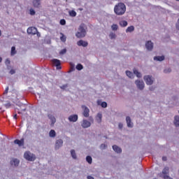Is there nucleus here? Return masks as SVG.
<instances>
[{
	"instance_id": "nucleus-37",
	"label": "nucleus",
	"mask_w": 179,
	"mask_h": 179,
	"mask_svg": "<svg viewBox=\"0 0 179 179\" xmlns=\"http://www.w3.org/2000/svg\"><path fill=\"white\" fill-rule=\"evenodd\" d=\"M101 106L103 108H106L107 106H108V104H107L106 102L103 101V102L101 103Z\"/></svg>"
},
{
	"instance_id": "nucleus-45",
	"label": "nucleus",
	"mask_w": 179,
	"mask_h": 179,
	"mask_svg": "<svg viewBox=\"0 0 179 179\" xmlns=\"http://www.w3.org/2000/svg\"><path fill=\"white\" fill-rule=\"evenodd\" d=\"M6 65H9V64H10V60H9L8 59H7L6 60Z\"/></svg>"
},
{
	"instance_id": "nucleus-26",
	"label": "nucleus",
	"mask_w": 179,
	"mask_h": 179,
	"mask_svg": "<svg viewBox=\"0 0 179 179\" xmlns=\"http://www.w3.org/2000/svg\"><path fill=\"white\" fill-rule=\"evenodd\" d=\"M135 28L134 26H130L126 29L127 33H131L134 31Z\"/></svg>"
},
{
	"instance_id": "nucleus-1",
	"label": "nucleus",
	"mask_w": 179,
	"mask_h": 179,
	"mask_svg": "<svg viewBox=\"0 0 179 179\" xmlns=\"http://www.w3.org/2000/svg\"><path fill=\"white\" fill-rule=\"evenodd\" d=\"M126 12V6L124 3H118L114 6V13L118 16L123 15Z\"/></svg>"
},
{
	"instance_id": "nucleus-47",
	"label": "nucleus",
	"mask_w": 179,
	"mask_h": 179,
	"mask_svg": "<svg viewBox=\"0 0 179 179\" xmlns=\"http://www.w3.org/2000/svg\"><path fill=\"white\" fill-rule=\"evenodd\" d=\"M118 127H119V129H122L123 128V124L122 123H119V124H118Z\"/></svg>"
},
{
	"instance_id": "nucleus-35",
	"label": "nucleus",
	"mask_w": 179,
	"mask_h": 179,
	"mask_svg": "<svg viewBox=\"0 0 179 179\" xmlns=\"http://www.w3.org/2000/svg\"><path fill=\"white\" fill-rule=\"evenodd\" d=\"M111 28H112V30H113V31H117V29H118V26H117V24H113L111 26Z\"/></svg>"
},
{
	"instance_id": "nucleus-7",
	"label": "nucleus",
	"mask_w": 179,
	"mask_h": 179,
	"mask_svg": "<svg viewBox=\"0 0 179 179\" xmlns=\"http://www.w3.org/2000/svg\"><path fill=\"white\" fill-rule=\"evenodd\" d=\"M136 85L140 90H143L145 87L144 82L143 80H136Z\"/></svg>"
},
{
	"instance_id": "nucleus-38",
	"label": "nucleus",
	"mask_w": 179,
	"mask_h": 179,
	"mask_svg": "<svg viewBox=\"0 0 179 179\" xmlns=\"http://www.w3.org/2000/svg\"><path fill=\"white\" fill-rule=\"evenodd\" d=\"M109 36H110V39H115V37H116V35H115V34H114V33H110V35H109Z\"/></svg>"
},
{
	"instance_id": "nucleus-8",
	"label": "nucleus",
	"mask_w": 179,
	"mask_h": 179,
	"mask_svg": "<svg viewBox=\"0 0 179 179\" xmlns=\"http://www.w3.org/2000/svg\"><path fill=\"white\" fill-rule=\"evenodd\" d=\"M52 64L55 66H56L57 69H61L62 66H61V62L59 59H53L52 60Z\"/></svg>"
},
{
	"instance_id": "nucleus-32",
	"label": "nucleus",
	"mask_w": 179,
	"mask_h": 179,
	"mask_svg": "<svg viewBox=\"0 0 179 179\" xmlns=\"http://www.w3.org/2000/svg\"><path fill=\"white\" fill-rule=\"evenodd\" d=\"M127 76L130 78H134V73L131 71H126Z\"/></svg>"
},
{
	"instance_id": "nucleus-24",
	"label": "nucleus",
	"mask_w": 179,
	"mask_h": 179,
	"mask_svg": "<svg viewBox=\"0 0 179 179\" xmlns=\"http://www.w3.org/2000/svg\"><path fill=\"white\" fill-rule=\"evenodd\" d=\"M154 59L157 60V61L162 62V61L164 60V55H162V56H155L154 57Z\"/></svg>"
},
{
	"instance_id": "nucleus-12",
	"label": "nucleus",
	"mask_w": 179,
	"mask_h": 179,
	"mask_svg": "<svg viewBox=\"0 0 179 179\" xmlns=\"http://www.w3.org/2000/svg\"><path fill=\"white\" fill-rule=\"evenodd\" d=\"M145 47L148 51H152L153 49V43L151 41H149L146 43Z\"/></svg>"
},
{
	"instance_id": "nucleus-23",
	"label": "nucleus",
	"mask_w": 179,
	"mask_h": 179,
	"mask_svg": "<svg viewBox=\"0 0 179 179\" xmlns=\"http://www.w3.org/2000/svg\"><path fill=\"white\" fill-rule=\"evenodd\" d=\"M48 118L52 121V124H54L57 122V119L52 115H48Z\"/></svg>"
},
{
	"instance_id": "nucleus-29",
	"label": "nucleus",
	"mask_w": 179,
	"mask_h": 179,
	"mask_svg": "<svg viewBox=\"0 0 179 179\" xmlns=\"http://www.w3.org/2000/svg\"><path fill=\"white\" fill-rule=\"evenodd\" d=\"M128 25L127 21H120V26L122 27H125Z\"/></svg>"
},
{
	"instance_id": "nucleus-16",
	"label": "nucleus",
	"mask_w": 179,
	"mask_h": 179,
	"mask_svg": "<svg viewBox=\"0 0 179 179\" xmlns=\"http://www.w3.org/2000/svg\"><path fill=\"white\" fill-rule=\"evenodd\" d=\"M32 4L34 8H39L41 6V0H34V1H32Z\"/></svg>"
},
{
	"instance_id": "nucleus-53",
	"label": "nucleus",
	"mask_w": 179,
	"mask_h": 179,
	"mask_svg": "<svg viewBox=\"0 0 179 179\" xmlns=\"http://www.w3.org/2000/svg\"><path fill=\"white\" fill-rule=\"evenodd\" d=\"M87 178H88V179H94V178H93V177L91 176H87Z\"/></svg>"
},
{
	"instance_id": "nucleus-17",
	"label": "nucleus",
	"mask_w": 179,
	"mask_h": 179,
	"mask_svg": "<svg viewBox=\"0 0 179 179\" xmlns=\"http://www.w3.org/2000/svg\"><path fill=\"white\" fill-rule=\"evenodd\" d=\"M113 150L116 153H122V148H120L117 145H113Z\"/></svg>"
},
{
	"instance_id": "nucleus-14",
	"label": "nucleus",
	"mask_w": 179,
	"mask_h": 179,
	"mask_svg": "<svg viewBox=\"0 0 179 179\" xmlns=\"http://www.w3.org/2000/svg\"><path fill=\"white\" fill-rule=\"evenodd\" d=\"M14 144L18 145L19 146H22L24 145V139L22 138L20 140H14Z\"/></svg>"
},
{
	"instance_id": "nucleus-19",
	"label": "nucleus",
	"mask_w": 179,
	"mask_h": 179,
	"mask_svg": "<svg viewBox=\"0 0 179 179\" xmlns=\"http://www.w3.org/2000/svg\"><path fill=\"white\" fill-rule=\"evenodd\" d=\"M63 145V141L62 140H57L56 141V144H55V148L56 149H59V148H61Z\"/></svg>"
},
{
	"instance_id": "nucleus-55",
	"label": "nucleus",
	"mask_w": 179,
	"mask_h": 179,
	"mask_svg": "<svg viewBox=\"0 0 179 179\" xmlns=\"http://www.w3.org/2000/svg\"><path fill=\"white\" fill-rule=\"evenodd\" d=\"M2 60H3L2 57H0V63L2 62Z\"/></svg>"
},
{
	"instance_id": "nucleus-4",
	"label": "nucleus",
	"mask_w": 179,
	"mask_h": 179,
	"mask_svg": "<svg viewBox=\"0 0 179 179\" xmlns=\"http://www.w3.org/2000/svg\"><path fill=\"white\" fill-rule=\"evenodd\" d=\"M24 158L26 160H27L28 162H34L36 159V157L34 155L31 154L30 152H26L24 153Z\"/></svg>"
},
{
	"instance_id": "nucleus-28",
	"label": "nucleus",
	"mask_w": 179,
	"mask_h": 179,
	"mask_svg": "<svg viewBox=\"0 0 179 179\" xmlns=\"http://www.w3.org/2000/svg\"><path fill=\"white\" fill-rule=\"evenodd\" d=\"M57 136V133L54 130H50L49 132V136L54 138L55 136Z\"/></svg>"
},
{
	"instance_id": "nucleus-22",
	"label": "nucleus",
	"mask_w": 179,
	"mask_h": 179,
	"mask_svg": "<svg viewBox=\"0 0 179 179\" xmlns=\"http://www.w3.org/2000/svg\"><path fill=\"white\" fill-rule=\"evenodd\" d=\"M174 124L176 127H179V116L176 115L174 119Z\"/></svg>"
},
{
	"instance_id": "nucleus-51",
	"label": "nucleus",
	"mask_w": 179,
	"mask_h": 179,
	"mask_svg": "<svg viewBox=\"0 0 179 179\" xmlns=\"http://www.w3.org/2000/svg\"><path fill=\"white\" fill-rule=\"evenodd\" d=\"M13 120H17V115H13Z\"/></svg>"
},
{
	"instance_id": "nucleus-11",
	"label": "nucleus",
	"mask_w": 179,
	"mask_h": 179,
	"mask_svg": "<svg viewBox=\"0 0 179 179\" xmlns=\"http://www.w3.org/2000/svg\"><path fill=\"white\" fill-rule=\"evenodd\" d=\"M78 46H83L84 48L87 47L88 43L83 40H80L77 42Z\"/></svg>"
},
{
	"instance_id": "nucleus-36",
	"label": "nucleus",
	"mask_w": 179,
	"mask_h": 179,
	"mask_svg": "<svg viewBox=\"0 0 179 179\" xmlns=\"http://www.w3.org/2000/svg\"><path fill=\"white\" fill-rule=\"evenodd\" d=\"M83 65L81 64H78L77 65H76V69L78 70V71H80V70H82L83 69Z\"/></svg>"
},
{
	"instance_id": "nucleus-58",
	"label": "nucleus",
	"mask_w": 179,
	"mask_h": 179,
	"mask_svg": "<svg viewBox=\"0 0 179 179\" xmlns=\"http://www.w3.org/2000/svg\"><path fill=\"white\" fill-rule=\"evenodd\" d=\"M178 113H179V110H178Z\"/></svg>"
},
{
	"instance_id": "nucleus-44",
	"label": "nucleus",
	"mask_w": 179,
	"mask_h": 179,
	"mask_svg": "<svg viewBox=\"0 0 179 179\" xmlns=\"http://www.w3.org/2000/svg\"><path fill=\"white\" fill-rule=\"evenodd\" d=\"M9 73H10V75H14L15 73V69H11Z\"/></svg>"
},
{
	"instance_id": "nucleus-33",
	"label": "nucleus",
	"mask_w": 179,
	"mask_h": 179,
	"mask_svg": "<svg viewBox=\"0 0 179 179\" xmlns=\"http://www.w3.org/2000/svg\"><path fill=\"white\" fill-rule=\"evenodd\" d=\"M70 16L72 17H75L77 15V13L75 10H71L70 13Z\"/></svg>"
},
{
	"instance_id": "nucleus-43",
	"label": "nucleus",
	"mask_w": 179,
	"mask_h": 179,
	"mask_svg": "<svg viewBox=\"0 0 179 179\" xmlns=\"http://www.w3.org/2000/svg\"><path fill=\"white\" fill-rule=\"evenodd\" d=\"M164 72L165 73H171V69L170 68L166 69H165V70L164 71Z\"/></svg>"
},
{
	"instance_id": "nucleus-15",
	"label": "nucleus",
	"mask_w": 179,
	"mask_h": 179,
	"mask_svg": "<svg viewBox=\"0 0 179 179\" xmlns=\"http://www.w3.org/2000/svg\"><path fill=\"white\" fill-rule=\"evenodd\" d=\"M90 126H91V123L89 121L86 120H84L83 121V123H82L83 128H89L90 127Z\"/></svg>"
},
{
	"instance_id": "nucleus-40",
	"label": "nucleus",
	"mask_w": 179,
	"mask_h": 179,
	"mask_svg": "<svg viewBox=\"0 0 179 179\" xmlns=\"http://www.w3.org/2000/svg\"><path fill=\"white\" fill-rule=\"evenodd\" d=\"M65 24H66V21H65L64 19L60 20V25L64 26Z\"/></svg>"
},
{
	"instance_id": "nucleus-49",
	"label": "nucleus",
	"mask_w": 179,
	"mask_h": 179,
	"mask_svg": "<svg viewBox=\"0 0 179 179\" xmlns=\"http://www.w3.org/2000/svg\"><path fill=\"white\" fill-rule=\"evenodd\" d=\"M73 71H75V67H71V70L68 71V73H71Z\"/></svg>"
},
{
	"instance_id": "nucleus-34",
	"label": "nucleus",
	"mask_w": 179,
	"mask_h": 179,
	"mask_svg": "<svg viewBox=\"0 0 179 179\" xmlns=\"http://www.w3.org/2000/svg\"><path fill=\"white\" fill-rule=\"evenodd\" d=\"M61 34L62 36L60 37V41H62L63 43L66 42V37L63 34Z\"/></svg>"
},
{
	"instance_id": "nucleus-39",
	"label": "nucleus",
	"mask_w": 179,
	"mask_h": 179,
	"mask_svg": "<svg viewBox=\"0 0 179 179\" xmlns=\"http://www.w3.org/2000/svg\"><path fill=\"white\" fill-rule=\"evenodd\" d=\"M66 52H67V50H66V48H64V49L60 50L59 54H60V55H64L65 53H66Z\"/></svg>"
},
{
	"instance_id": "nucleus-9",
	"label": "nucleus",
	"mask_w": 179,
	"mask_h": 179,
	"mask_svg": "<svg viewBox=\"0 0 179 179\" xmlns=\"http://www.w3.org/2000/svg\"><path fill=\"white\" fill-rule=\"evenodd\" d=\"M144 80L145 81L146 85H152L153 84V80L152 78V76H145L144 77Z\"/></svg>"
},
{
	"instance_id": "nucleus-6",
	"label": "nucleus",
	"mask_w": 179,
	"mask_h": 179,
	"mask_svg": "<svg viewBox=\"0 0 179 179\" xmlns=\"http://www.w3.org/2000/svg\"><path fill=\"white\" fill-rule=\"evenodd\" d=\"M83 109V115L85 117L87 118L90 117V109L87 108V106H85V105H82L81 106Z\"/></svg>"
},
{
	"instance_id": "nucleus-54",
	"label": "nucleus",
	"mask_w": 179,
	"mask_h": 179,
	"mask_svg": "<svg viewBox=\"0 0 179 179\" xmlns=\"http://www.w3.org/2000/svg\"><path fill=\"white\" fill-rule=\"evenodd\" d=\"M150 91H153V90H154V88H153L152 87H150Z\"/></svg>"
},
{
	"instance_id": "nucleus-46",
	"label": "nucleus",
	"mask_w": 179,
	"mask_h": 179,
	"mask_svg": "<svg viewBox=\"0 0 179 179\" xmlns=\"http://www.w3.org/2000/svg\"><path fill=\"white\" fill-rule=\"evenodd\" d=\"M8 92V87H7L6 88V90H4L3 94H7Z\"/></svg>"
},
{
	"instance_id": "nucleus-56",
	"label": "nucleus",
	"mask_w": 179,
	"mask_h": 179,
	"mask_svg": "<svg viewBox=\"0 0 179 179\" xmlns=\"http://www.w3.org/2000/svg\"><path fill=\"white\" fill-rule=\"evenodd\" d=\"M1 34H2V32H1V30H0V36H1Z\"/></svg>"
},
{
	"instance_id": "nucleus-3",
	"label": "nucleus",
	"mask_w": 179,
	"mask_h": 179,
	"mask_svg": "<svg viewBox=\"0 0 179 179\" xmlns=\"http://www.w3.org/2000/svg\"><path fill=\"white\" fill-rule=\"evenodd\" d=\"M169 173V167H165L162 172L159 173L158 176L159 178H164V179H172L169 178V176L168 175Z\"/></svg>"
},
{
	"instance_id": "nucleus-27",
	"label": "nucleus",
	"mask_w": 179,
	"mask_h": 179,
	"mask_svg": "<svg viewBox=\"0 0 179 179\" xmlns=\"http://www.w3.org/2000/svg\"><path fill=\"white\" fill-rule=\"evenodd\" d=\"M71 154L72 158L73 159H77V155H76V152L75 150H71Z\"/></svg>"
},
{
	"instance_id": "nucleus-48",
	"label": "nucleus",
	"mask_w": 179,
	"mask_h": 179,
	"mask_svg": "<svg viewBox=\"0 0 179 179\" xmlns=\"http://www.w3.org/2000/svg\"><path fill=\"white\" fill-rule=\"evenodd\" d=\"M176 29L179 30V18L178 20L177 24H176Z\"/></svg>"
},
{
	"instance_id": "nucleus-20",
	"label": "nucleus",
	"mask_w": 179,
	"mask_h": 179,
	"mask_svg": "<svg viewBox=\"0 0 179 179\" xmlns=\"http://www.w3.org/2000/svg\"><path fill=\"white\" fill-rule=\"evenodd\" d=\"M20 162L17 159H13L10 161V164L14 166H17Z\"/></svg>"
},
{
	"instance_id": "nucleus-42",
	"label": "nucleus",
	"mask_w": 179,
	"mask_h": 179,
	"mask_svg": "<svg viewBox=\"0 0 179 179\" xmlns=\"http://www.w3.org/2000/svg\"><path fill=\"white\" fill-rule=\"evenodd\" d=\"M107 147L108 146L106 144H101V146H100L101 149H102V150L106 149Z\"/></svg>"
},
{
	"instance_id": "nucleus-50",
	"label": "nucleus",
	"mask_w": 179,
	"mask_h": 179,
	"mask_svg": "<svg viewBox=\"0 0 179 179\" xmlns=\"http://www.w3.org/2000/svg\"><path fill=\"white\" fill-rule=\"evenodd\" d=\"M68 87V85H64L63 86H62L60 88L64 90L65 88H66Z\"/></svg>"
},
{
	"instance_id": "nucleus-5",
	"label": "nucleus",
	"mask_w": 179,
	"mask_h": 179,
	"mask_svg": "<svg viewBox=\"0 0 179 179\" xmlns=\"http://www.w3.org/2000/svg\"><path fill=\"white\" fill-rule=\"evenodd\" d=\"M19 108H16L15 110L17 111L18 114H22L23 112H25L27 107L25 104L21 103L18 105Z\"/></svg>"
},
{
	"instance_id": "nucleus-2",
	"label": "nucleus",
	"mask_w": 179,
	"mask_h": 179,
	"mask_svg": "<svg viewBox=\"0 0 179 179\" xmlns=\"http://www.w3.org/2000/svg\"><path fill=\"white\" fill-rule=\"evenodd\" d=\"M86 29L87 26L84 23H82L78 27V31L76 34V36L78 38H85L87 34Z\"/></svg>"
},
{
	"instance_id": "nucleus-25",
	"label": "nucleus",
	"mask_w": 179,
	"mask_h": 179,
	"mask_svg": "<svg viewBox=\"0 0 179 179\" xmlns=\"http://www.w3.org/2000/svg\"><path fill=\"white\" fill-rule=\"evenodd\" d=\"M133 73L138 77V78H141L142 75L141 73L138 71L136 69L133 70Z\"/></svg>"
},
{
	"instance_id": "nucleus-13",
	"label": "nucleus",
	"mask_w": 179,
	"mask_h": 179,
	"mask_svg": "<svg viewBox=\"0 0 179 179\" xmlns=\"http://www.w3.org/2000/svg\"><path fill=\"white\" fill-rule=\"evenodd\" d=\"M68 120L70 122H76L78 120V115H71L70 117H69Z\"/></svg>"
},
{
	"instance_id": "nucleus-31",
	"label": "nucleus",
	"mask_w": 179,
	"mask_h": 179,
	"mask_svg": "<svg viewBox=\"0 0 179 179\" xmlns=\"http://www.w3.org/2000/svg\"><path fill=\"white\" fill-rule=\"evenodd\" d=\"M86 162L91 164L93 162V159L90 156L86 157Z\"/></svg>"
},
{
	"instance_id": "nucleus-10",
	"label": "nucleus",
	"mask_w": 179,
	"mask_h": 179,
	"mask_svg": "<svg viewBox=\"0 0 179 179\" xmlns=\"http://www.w3.org/2000/svg\"><path fill=\"white\" fill-rule=\"evenodd\" d=\"M27 31L28 34L35 35L37 33V29L36 27H29Z\"/></svg>"
},
{
	"instance_id": "nucleus-18",
	"label": "nucleus",
	"mask_w": 179,
	"mask_h": 179,
	"mask_svg": "<svg viewBox=\"0 0 179 179\" xmlns=\"http://www.w3.org/2000/svg\"><path fill=\"white\" fill-rule=\"evenodd\" d=\"M128 128H133V123H131V119L130 117L127 116L126 118Z\"/></svg>"
},
{
	"instance_id": "nucleus-21",
	"label": "nucleus",
	"mask_w": 179,
	"mask_h": 179,
	"mask_svg": "<svg viewBox=\"0 0 179 179\" xmlns=\"http://www.w3.org/2000/svg\"><path fill=\"white\" fill-rule=\"evenodd\" d=\"M103 118V115H101V113H98V115H96V121L98 123H101V119Z\"/></svg>"
},
{
	"instance_id": "nucleus-30",
	"label": "nucleus",
	"mask_w": 179,
	"mask_h": 179,
	"mask_svg": "<svg viewBox=\"0 0 179 179\" xmlns=\"http://www.w3.org/2000/svg\"><path fill=\"white\" fill-rule=\"evenodd\" d=\"M16 50H15V46H12L11 47V52H10V55L13 56L16 54Z\"/></svg>"
},
{
	"instance_id": "nucleus-41",
	"label": "nucleus",
	"mask_w": 179,
	"mask_h": 179,
	"mask_svg": "<svg viewBox=\"0 0 179 179\" xmlns=\"http://www.w3.org/2000/svg\"><path fill=\"white\" fill-rule=\"evenodd\" d=\"M29 14H30V15H34L36 14V12L34 11V9L31 8L29 10Z\"/></svg>"
},
{
	"instance_id": "nucleus-57",
	"label": "nucleus",
	"mask_w": 179,
	"mask_h": 179,
	"mask_svg": "<svg viewBox=\"0 0 179 179\" xmlns=\"http://www.w3.org/2000/svg\"><path fill=\"white\" fill-rule=\"evenodd\" d=\"M176 1H179V0H176Z\"/></svg>"
},
{
	"instance_id": "nucleus-52",
	"label": "nucleus",
	"mask_w": 179,
	"mask_h": 179,
	"mask_svg": "<svg viewBox=\"0 0 179 179\" xmlns=\"http://www.w3.org/2000/svg\"><path fill=\"white\" fill-rule=\"evenodd\" d=\"M162 160H163L164 162H166V161H167V157H162Z\"/></svg>"
}]
</instances>
